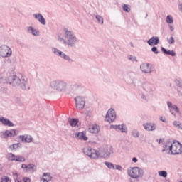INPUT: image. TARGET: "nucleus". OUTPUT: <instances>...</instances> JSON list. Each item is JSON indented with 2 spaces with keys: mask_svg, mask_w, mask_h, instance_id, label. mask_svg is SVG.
<instances>
[{
  "mask_svg": "<svg viewBox=\"0 0 182 182\" xmlns=\"http://www.w3.org/2000/svg\"><path fill=\"white\" fill-rule=\"evenodd\" d=\"M173 143H171V141H167L165 144H164V149H162V151H168V154H171V146H172Z\"/></svg>",
  "mask_w": 182,
  "mask_h": 182,
  "instance_id": "nucleus-21",
  "label": "nucleus"
},
{
  "mask_svg": "<svg viewBox=\"0 0 182 182\" xmlns=\"http://www.w3.org/2000/svg\"><path fill=\"white\" fill-rule=\"evenodd\" d=\"M161 122H163V123H166V117H160Z\"/></svg>",
  "mask_w": 182,
  "mask_h": 182,
  "instance_id": "nucleus-52",
  "label": "nucleus"
},
{
  "mask_svg": "<svg viewBox=\"0 0 182 182\" xmlns=\"http://www.w3.org/2000/svg\"><path fill=\"white\" fill-rule=\"evenodd\" d=\"M15 159H16V155L12 153H10L9 156V160H10L11 161H15Z\"/></svg>",
  "mask_w": 182,
  "mask_h": 182,
  "instance_id": "nucleus-41",
  "label": "nucleus"
},
{
  "mask_svg": "<svg viewBox=\"0 0 182 182\" xmlns=\"http://www.w3.org/2000/svg\"><path fill=\"white\" fill-rule=\"evenodd\" d=\"M27 32H28V33H31L33 36H39V35H41L39 30L36 29L32 26L27 27Z\"/></svg>",
  "mask_w": 182,
  "mask_h": 182,
  "instance_id": "nucleus-19",
  "label": "nucleus"
},
{
  "mask_svg": "<svg viewBox=\"0 0 182 182\" xmlns=\"http://www.w3.org/2000/svg\"><path fill=\"white\" fill-rule=\"evenodd\" d=\"M52 52L54 53V55H56V56H59L60 58H63V55H65V53L59 50L56 48H52Z\"/></svg>",
  "mask_w": 182,
  "mask_h": 182,
  "instance_id": "nucleus-26",
  "label": "nucleus"
},
{
  "mask_svg": "<svg viewBox=\"0 0 182 182\" xmlns=\"http://www.w3.org/2000/svg\"><path fill=\"white\" fill-rule=\"evenodd\" d=\"M158 174L160 176V177H164V178L167 177V171H160L158 172Z\"/></svg>",
  "mask_w": 182,
  "mask_h": 182,
  "instance_id": "nucleus-37",
  "label": "nucleus"
},
{
  "mask_svg": "<svg viewBox=\"0 0 182 182\" xmlns=\"http://www.w3.org/2000/svg\"><path fill=\"white\" fill-rule=\"evenodd\" d=\"M141 85V80L136 77L132 78V82L129 83V86H132L133 87H139V86Z\"/></svg>",
  "mask_w": 182,
  "mask_h": 182,
  "instance_id": "nucleus-18",
  "label": "nucleus"
},
{
  "mask_svg": "<svg viewBox=\"0 0 182 182\" xmlns=\"http://www.w3.org/2000/svg\"><path fill=\"white\" fill-rule=\"evenodd\" d=\"M167 41L169 45H173V43H174V38L171 36L169 38H167Z\"/></svg>",
  "mask_w": 182,
  "mask_h": 182,
  "instance_id": "nucleus-43",
  "label": "nucleus"
},
{
  "mask_svg": "<svg viewBox=\"0 0 182 182\" xmlns=\"http://www.w3.org/2000/svg\"><path fill=\"white\" fill-rule=\"evenodd\" d=\"M111 129H114L115 130H120L122 133H127V129L124 128V124L112 125Z\"/></svg>",
  "mask_w": 182,
  "mask_h": 182,
  "instance_id": "nucleus-22",
  "label": "nucleus"
},
{
  "mask_svg": "<svg viewBox=\"0 0 182 182\" xmlns=\"http://www.w3.org/2000/svg\"><path fill=\"white\" fill-rule=\"evenodd\" d=\"M114 170H119V171H122V166L116 165L114 167Z\"/></svg>",
  "mask_w": 182,
  "mask_h": 182,
  "instance_id": "nucleus-49",
  "label": "nucleus"
},
{
  "mask_svg": "<svg viewBox=\"0 0 182 182\" xmlns=\"http://www.w3.org/2000/svg\"><path fill=\"white\" fill-rule=\"evenodd\" d=\"M1 182H11V179L8 176H3Z\"/></svg>",
  "mask_w": 182,
  "mask_h": 182,
  "instance_id": "nucleus-45",
  "label": "nucleus"
},
{
  "mask_svg": "<svg viewBox=\"0 0 182 182\" xmlns=\"http://www.w3.org/2000/svg\"><path fill=\"white\" fill-rule=\"evenodd\" d=\"M25 160V157L21 155H16L15 161H20L21 163H23Z\"/></svg>",
  "mask_w": 182,
  "mask_h": 182,
  "instance_id": "nucleus-33",
  "label": "nucleus"
},
{
  "mask_svg": "<svg viewBox=\"0 0 182 182\" xmlns=\"http://www.w3.org/2000/svg\"><path fill=\"white\" fill-rule=\"evenodd\" d=\"M105 164L108 168H113V170H114V165L113 164V163L106 161L105 162Z\"/></svg>",
  "mask_w": 182,
  "mask_h": 182,
  "instance_id": "nucleus-39",
  "label": "nucleus"
},
{
  "mask_svg": "<svg viewBox=\"0 0 182 182\" xmlns=\"http://www.w3.org/2000/svg\"><path fill=\"white\" fill-rule=\"evenodd\" d=\"M3 168H4V166L2 164H0V171H2Z\"/></svg>",
  "mask_w": 182,
  "mask_h": 182,
  "instance_id": "nucleus-57",
  "label": "nucleus"
},
{
  "mask_svg": "<svg viewBox=\"0 0 182 182\" xmlns=\"http://www.w3.org/2000/svg\"><path fill=\"white\" fill-rule=\"evenodd\" d=\"M147 43L149 46H156V45L160 43V38L158 36H153L148 40Z\"/></svg>",
  "mask_w": 182,
  "mask_h": 182,
  "instance_id": "nucleus-15",
  "label": "nucleus"
},
{
  "mask_svg": "<svg viewBox=\"0 0 182 182\" xmlns=\"http://www.w3.org/2000/svg\"><path fill=\"white\" fill-rule=\"evenodd\" d=\"M30 170V173H35L36 170V166L33 164H29L28 165L27 171Z\"/></svg>",
  "mask_w": 182,
  "mask_h": 182,
  "instance_id": "nucleus-28",
  "label": "nucleus"
},
{
  "mask_svg": "<svg viewBox=\"0 0 182 182\" xmlns=\"http://www.w3.org/2000/svg\"><path fill=\"white\" fill-rule=\"evenodd\" d=\"M130 46L132 48H134V46L133 45V43H130Z\"/></svg>",
  "mask_w": 182,
  "mask_h": 182,
  "instance_id": "nucleus-59",
  "label": "nucleus"
},
{
  "mask_svg": "<svg viewBox=\"0 0 182 182\" xmlns=\"http://www.w3.org/2000/svg\"><path fill=\"white\" fill-rule=\"evenodd\" d=\"M143 127L147 132H154L157 129V125L154 123H145L143 124Z\"/></svg>",
  "mask_w": 182,
  "mask_h": 182,
  "instance_id": "nucleus-14",
  "label": "nucleus"
},
{
  "mask_svg": "<svg viewBox=\"0 0 182 182\" xmlns=\"http://www.w3.org/2000/svg\"><path fill=\"white\" fill-rule=\"evenodd\" d=\"M95 18L98 23H100V25H103L104 23V19L103 17H102L100 15L95 16Z\"/></svg>",
  "mask_w": 182,
  "mask_h": 182,
  "instance_id": "nucleus-34",
  "label": "nucleus"
},
{
  "mask_svg": "<svg viewBox=\"0 0 182 182\" xmlns=\"http://www.w3.org/2000/svg\"><path fill=\"white\" fill-rule=\"evenodd\" d=\"M18 132L16 129L6 130L1 132L2 139H8L9 137H15Z\"/></svg>",
  "mask_w": 182,
  "mask_h": 182,
  "instance_id": "nucleus-11",
  "label": "nucleus"
},
{
  "mask_svg": "<svg viewBox=\"0 0 182 182\" xmlns=\"http://www.w3.org/2000/svg\"><path fill=\"white\" fill-rule=\"evenodd\" d=\"M52 90H55L60 93H65L68 90V82L63 80H53L50 83Z\"/></svg>",
  "mask_w": 182,
  "mask_h": 182,
  "instance_id": "nucleus-4",
  "label": "nucleus"
},
{
  "mask_svg": "<svg viewBox=\"0 0 182 182\" xmlns=\"http://www.w3.org/2000/svg\"><path fill=\"white\" fill-rule=\"evenodd\" d=\"M88 132L90 133H94L95 134H97V133L100 132V127H99L97 124L90 125L88 128Z\"/></svg>",
  "mask_w": 182,
  "mask_h": 182,
  "instance_id": "nucleus-20",
  "label": "nucleus"
},
{
  "mask_svg": "<svg viewBox=\"0 0 182 182\" xmlns=\"http://www.w3.org/2000/svg\"><path fill=\"white\" fill-rule=\"evenodd\" d=\"M43 177H47V178H43L41 179V182H49L52 181V176H50V173H44L43 174Z\"/></svg>",
  "mask_w": 182,
  "mask_h": 182,
  "instance_id": "nucleus-25",
  "label": "nucleus"
},
{
  "mask_svg": "<svg viewBox=\"0 0 182 182\" xmlns=\"http://www.w3.org/2000/svg\"><path fill=\"white\" fill-rule=\"evenodd\" d=\"M131 133L132 137H134L135 139H137L140 136V132H139V130H137L136 129H132Z\"/></svg>",
  "mask_w": 182,
  "mask_h": 182,
  "instance_id": "nucleus-29",
  "label": "nucleus"
},
{
  "mask_svg": "<svg viewBox=\"0 0 182 182\" xmlns=\"http://www.w3.org/2000/svg\"><path fill=\"white\" fill-rule=\"evenodd\" d=\"M180 95H181V96H182V93L181 92H180Z\"/></svg>",
  "mask_w": 182,
  "mask_h": 182,
  "instance_id": "nucleus-61",
  "label": "nucleus"
},
{
  "mask_svg": "<svg viewBox=\"0 0 182 182\" xmlns=\"http://www.w3.org/2000/svg\"><path fill=\"white\" fill-rule=\"evenodd\" d=\"M180 130H182V124H181V128Z\"/></svg>",
  "mask_w": 182,
  "mask_h": 182,
  "instance_id": "nucleus-60",
  "label": "nucleus"
},
{
  "mask_svg": "<svg viewBox=\"0 0 182 182\" xmlns=\"http://www.w3.org/2000/svg\"><path fill=\"white\" fill-rule=\"evenodd\" d=\"M75 138L78 139L79 140H84V141H87L88 138L86 136L85 132H78L75 134Z\"/></svg>",
  "mask_w": 182,
  "mask_h": 182,
  "instance_id": "nucleus-23",
  "label": "nucleus"
},
{
  "mask_svg": "<svg viewBox=\"0 0 182 182\" xmlns=\"http://www.w3.org/2000/svg\"><path fill=\"white\" fill-rule=\"evenodd\" d=\"M7 83L12 85L14 87H20L22 90H29V85H28V78L20 75H11L8 78Z\"/></svg>",
  "mask_w": 182,
  "mask_h": 182,
  "instance_id": "nucleus-3",
  "label": "nucleus"
},
{
  "mask_svg": "<svg viewBox=\"0 0 182 182\" xmlns=\"http://www.w3.org/2000/svg\"><path fill=\"white\" fill-rule=\"evenodd\" d=\"M75 102L76 108L78 110H83L85 109V105H86V99L82 96H77L74 99Z\"/></svg>",
  "mask_w": 182,
  "mask_h": 182,
  "instance_id": "nucleus-7",
  "label": "nucleus"
},
{
  "mask_svg": "<svg viewBox=\"0 0 182 182\" xmlns=\"http://www.w3.org/2000/svg\"><path fill=\"white\" fill-rule=\"evenodd\" d=\"M12 55V50L7 46H2L0 47V57L9 58Z\"/></svg>",
  "mask_w": 182,
  "mask_h": 182,
  "instance_id": "nucleus-9",
  "label": "nucleus"
},
{
  "mask_svg": "<svg viewBox=\"0 0 182 182\" xmlns=\"http://www.w3.org/2000/svg\"><path fill=\"white\" fill-rule=\"evenodd\" d=\"M33 16L35 18V19H37V21H38L41 25H46V20L41 13L34 14H33Z\"/></svg>",
  "mask_w": 182,
  "mask_h": 182,
  "instance_id": "nucleus-17",
  "label": "nucleus"
},
{
  "mask_svg": "<svg viewBox=\"0 0 182 182\" xmlns=\"http://www.w3.org/2000/svg\"><path fill=\"white\" fill-rule=\"evenodd\" d=\"M18 139H20V140H21V141L26 143V136L25 135H20L18 136Z\"/></svg>",
  "mask_w": 182,
  "mask_h": 182,
  "instance_id": "nucleus-48",
  "label": "nucleus"
},
{
  "mask_svg": "<svg viewBox=\"0 0 182 182\" xmlns=\"http://www.w3.org/2000/svg\"><path fill=\"white\" fill-rule=\"evenodd\" d=\"M146 16L147 17V14L146 15Z\"/></svg>",
  "mask_w": 182,
  "mask_h": 182,
  "instance_id": "nucleus-62",
  "label": "nucleus"
},
{
  "mask_svg": "<svg viewBox=\"0 0 182 182\" xmlns=\"http://www.w3.org/2000/svg\"><path fill=\"white\" fill-rule=\"evenodd\" d=\"M80 87H82V85L79 84H73L71 85V89H73V90H77V89H80Z\"/></svg>",
  "mask_w": 182,
  "mask_h": 182,
  "instance_id": "nucleus-40",
  "label": "nucleus"
},
{
  "mask_svg": "<svg viewBox=\"0 0 182 182\" xmlns=\"http://www.w3.org/2000/svg\"><path fill=\"white\" fill-rule=\"evenodd\" d=\"M13 176H14V178L15 180V182H22V180L18 178V173H13Z\"/></svg>",
  "mask_w": 182,
  "mask_h": 182,
  "instance_id": "nucleus-42",
  "label": "nucleus"
},
{
  "mask_svg": "<svg viewBox=\"0 0 182 182\" xmlns=\"http://www.w3.org/2000/svg\"><path fill=\"white\" fill-rule=\"evenodd\" d=\"M23 182H31V178H29L28 177H24L23 179Z\"/></svg>",
  "mask_w": 182,
  "mask_h": 182,
  "instance_id": "nucleus-51",
  "label": "nucleus"
},
{
  "mask_svg": "<svg viewBox=\"0 0 182 182\" xmlns=\"http://www.w3.org/2000/svg\"><path fill=\"white\" fill-rule=\"evenodd\" d=\"M116 120V112L114 109H109L105 117V122H108V123H113Z\"/></svg>",
  "mask_w": 182,
  "mask_h": 182,
  "instance_id": "nucleus-12",
  "label": "nucleus"
},
{
  "mask_svg": "<svg viewBox=\"0 0 182 182\" xmlns=\"http://www.w3.org/2000/svg\"><path fill=\"white\" fill-rule=\"evenodd\" d=\"M170 154H180L182 153V145L178 141H174L171 146Z\"/></svg>",
  "mask_w": 182,
  "mask_h": 182,
  "instance_id": "nucleus-8",
  "label": "nucleus"
},
{
  "mask_svg": "<svg viewBox=\"0 0 182 182\" xmlns=\"http://www.w3.org/2000/svg\"><path fill=\"white\" fill-rule=\"evenodd\" d=\"M176 84L177 85V86H178V87H181L182 89V80L180 79H177L176 80Z\"/></svg>",
  "mask_w": 182,
  "mask_h": 182,
  "instance_id": "nucleus-44",
  "label": "nucleus"
},
{
  "mask_svg": "<svg viewBox=\"0 0 182 182\" xmlns=\"http://www.w3.org/2000/svg\"><path fill=\"white\" fill-rule=\"evenodd\" d=\"M128 176L132 178H141L144 174L143 169L139 167H133L127 171Z\"/></svg>",
  "mask_w": 182,
  "mask_h": 182,
  "instance_id": "nucleus-5",
  "label": "nucleus"
},
{
  "mask_svg": "<svg viewBox=\"0 0 182 182\" xmlns=\"http://www.w3.org/2000/svg\"><path fill=\"white\" fill-rule=\"evenodd\" d=\"M142 89L146 93V96H152L153 95V85L149 82H145L141 84Z\"/></svg>",
  "mask_w": 182,
  "mask_h": 182,
  "instance_id": "nucleus-10",
  "label": "nucleus"
},
{
  "mask_svg": "<svg viewBox=\"0 0 182 182\" xmlns=\"http://www.w3.org/2000/svg\"><path fill=\"white\" fill-rule=\"evenodd\" d=\"M174 22V19H173V16L168 15L166 16V23H173Z\"/></svg>",
  "mask_w": 182,
  "mask_h": 182,
  "instance_id": "nucleus-38",
  "label": "nucleus"
},
{
  "mask_svg": "<svg viewBox=\"0 0 182 182\" xmlns=\"http://www.w3.org/2000/svg\"><path fill=\"white\" fill-rule=\"evenodd\" d=\"M173 126H175V127H177V129H180L181 127V123H180L179 122H177V121H174Z\"/></svg>",
  "mask_w": 182,
  "mask_h": 182,
  "instance_id": "nucleus-46",
  "label": "nucleus"
},
{
  "mask_svg": "<svg viewBox=\"0 0 182 182\" xmlns=\"http://www.w3.org/2000/svg\"><path fill=\"white\" fill-rule=\"evenodd\" d=\"M127 59L128 60H130V62H139V60H137V57L133 55H127Z\"/></svg>",
  "mask_w": 182,
  "mask_h": 182,
  "instance_id": "nucleus-31",
  "label": "nucleus"
},
{
  "mask_svg": "<svg viewBox=\"0 0 182 182\" xmlns=\"http://www.w3.org/2000/svg\"><path fill=\"white\" fill-rule=\"evenodd\" d=\"M167 106L169 109L170 113H171V114H173V116L176 117V113L180 114V109H178V107H177V105H173V103H171V102L168 101ZM173 110H174L176 112V113H174V112H173Z\"/></svg>",
  "mask_w": 182,
  "mask_h": 182,
  "instance_id": "nucleus-13",
  "label": "nucleus"
},
{
  "mask_svg": "<svg viewBox=\"0 0 182 182\" xmlns=\"http://www.w3.org/2000/svg\"><path fill=\"white\" fill-rule=\"evenodd\" d=\"M179 9L182 11V3L179 5Z\"/></svg>",
  "mask_w": 182,
  "mask_h": 182,
  "instance_id": "nucleus-58",
  "label": "nucleus"
},
{
  "mask_svg": "<svg viewBox=\"0 0 182 182\" xmlns=\"http://www.w3.org/2000/svg\"><path fill=\"white\" fill-rule=\"evenodd\" d=\"M132 161H134V163H137L138 161L137 158L136 157L132 158Z\"/></svg>",
  "mask_w": 182,
  "mask_h": 182,
  "instance_id": "nucleus-55",
  "label": "nucleus"
},
{
  "mask_svg": "<svg viewBox=\"0 0 182 182\" xmlns=\"http://www.w3.org/2000/svg\"><path fill=\"white\" fill-rule=\"evenodd\" d=\"M161 52L164 53V55H169L170 56H176V52L174 50H167V49L164 48V47L161 48Z\"/></svg>",
  "mask_w": 182,
  "mask_h": 182,
  "instance_id": "nucleus-24",
  "label": "nucleus"
},
{
  "mask_svg": "<svg viewBox=\"0 0 182 182\" xmlns=\"http://www.w3.org/2000/svg\"><path fill=\"white\" fill-rule=\"evenodd\" d=\"M26 136V143H32L33 138L31 135H25Z\"/></svg>",
  "mask_w": 182,
  "mask_h": 182,
  "instance_id": "nucleus-36",
  "label": "nucleus"
},
{
  "mask_svg": "<svg viewBox=\"0 0 182 182\" xmlns=\"http://www.w3.org/2000/svg\"><path fill=\"white\" fill-rule=\"evenodd\" d=\"M122 9H123V11H124V12H130V11H132L130 6H129L127 4L122 5Z\"/></svg>",
  "mask_w": 182,
  "mask_h": 182,
  "instance_id": "nucleus-35",
  "label": "nucleus"
},
{
  "mask_svg": "<svg viewBox=\"0 0 182 182\" xmlns=\"http://www.w3.org/2000/svg\"><path fill=\"white\" fill-rule=\"evenodd\" d=\"M158 143L159 144H160L161 143H164V139H160Z\"/></svg>",
  "mask_w": 182,
  "mask_h": 182,
  "instance_id": "nucleus-53",
  "label": "nucleus"
},
{
  "mask_svg": "<svg viewBox=\"0 0 182 182\" xmlns=\"http://www.w3.org/2000/svg\"><path fill=\"white\" fill-rule=\"evenodd\" d=\"M141 99H143V100H147V98H146V95H144V94H143L141 95Z\"/></svg>",
  "mask_w": 182,
  "mask_h": 182,
  "instance_id": "nucleus-54",
  "label": "nucleus"
},
{
  "mask_svg": "<svg viewBox=\"0 0 182 182\" xmlns=\"http://www.w3.org/2000/svg\"><path fill=\"white\" fill-rule=\"evenodd\" d=\"M69 123L72 127H76L77 123H79V120L77 119H73L69 121Z\"/></svg>",
  "mask_w": 182,
  "mask_h": 182,
  "instance_id": "nucleus-30",
  "label": "nucleus"
},
{
  "mask_svg": "<svg viewBox=\"0 0 182 182\" xmlns=\"http://www.w3.org/2000/svg\"><path fill=\"white\" fill-rule=\"evenodd\" d=\"M139 68L142 73H146V75L153 73V72L156 70L154 65L148 63H144L141 64Z\"/></svg>",
  "mask_w": 182,
  "mask_h": 182,
  "instance_id": "nucleus-6",
  "label": "nucleus"
},
{
  "mask_svg": "<svg viewBox=\"0 0 182 182\" xmlns=\"http://www.w3.org/2000/svg\"><path fill=\"white\" fill-rule=\"evenodd\" d=\"M63 32L64 38L62 37V34H58V41L63 45L68 46V48H75L79 43V39L76 37L75 33L66 28H63Z\"/></svg>",
  "mask_w": 182,
  "mask_h": 182,
  "instance_id": "nucleus-1",
  "label": "nucleus"
},
{
  "mask_svg": "<svg viewBox=\"0 0 182 182\" xmlns=\"http://www.w3.org/2000/svg\"><path fill=\"white\" fill-rule=\"evenodd\" d=\"M151 52H153L154 53H155V55H158L159 53V50L157 49V47L154 46L151 48Z\"/></svg>",
  "mask_w": 182,
  "mask_h": 182,
  "instance_id": "nucleus-47",
  "label": "nucleus"
},
{
  "mask_svg": "<svg viewBox=\"0 0 182 182\" xmlns=\"http://www.w3.org/2000/svg\"><path fill=\"white\" fill-rule=\"evenodd\" d=\"M84 154H86L90 159H92L94 160H97L99 157H102L103 159H109L110 157V154L113 153V150L112 148H104L100 149V151H97L95 149H92L91 147H86L82 149Z\"/></svg>",
  "mask_w": 182,
  "mask_h": 182,
  "instance_id": "nucleus-2",
  "label": "nucleus"
},
{
  "mask_svg": "<svg viewBox=\"0 0 182 182\" xmlns=\"http://www.w3.org/2000/svg\"><path fill=\"white\" fill-rule=\"evenodd\" d=\"M21 148H22V144L21 143L14 144L9 146L11 150H18V149Z\"/></svg>",
  "mask_w": 182,
  "mask_h": 182,
  "instance_id": "nucleus-27",
  "label": "nucleus"
},
{
  "mask_svg": "<svg viewBox=\"0 0 182 182\" xmlns=\"http://www.w3.org/2000/svg\"><path fill=\"white\" fill-rule=\"evenodd\" d=\"M62 59H64V60H67L68 63H73V59L70 58V57L66 54H64L63 55Z\"/></svg>",
  "mask_w": 182,
  "mask_h": 182,
  "instance_id": "nucleus-32",
  "label": "nucleus"
},
{
  "mask_svg": "<svg viewBox=\"0 0 182 182\" xmlns=\"http://www.w3.org/2000/svg\"><path fill=\"white\" fill-rule=\"evenodd\" d=\"M169 28L171 32H173V31H174V28H173V26H169Z\"/></svg>",
  "mask_w": 182,
  "mask_h": 182,
  "instance_id": "nucleus-56",
  "label": "nucleus"
},
{
  "mask_svg": "<svg viewBox=\"0 0 182 182\" xmlns=\"http://www.w3.org/2000/svg\"><path fill=\"white\" fill-rule=\"evenodd\" d=\"M0 122L4 126H7L8 127H14L15 126L11 120L4 117H0Z\"/></svg>",
  "mask_w": 182,
  "mask_h": 182,
  "instance_id": "nucleus-16",
  "label": "nucleus"
},
{
  "mask_svg": "<svg viewBox=\"0 0 182 182\" xmlns=\"http://www.w3.org/2000/svg\"><path fill=\"white\" fill-rule=\"evenodd\" d=\"M21 168H24L25 170H26V171H28V165H26L25 164H22Z\"/></svg>",
  "mask_w": 182,
  "mask_h": 182,
  "instance_id": "nucleus-50",
  "label": "nucleus"
}]
</instances>
